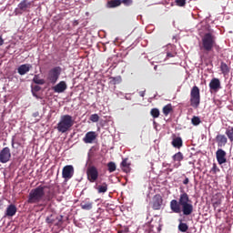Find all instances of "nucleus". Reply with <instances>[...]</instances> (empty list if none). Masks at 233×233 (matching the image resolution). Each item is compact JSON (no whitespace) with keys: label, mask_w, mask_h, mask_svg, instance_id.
Returning <instances> with one entry per match:
<instances>
[{"label":"nucleus","mask_w":233,"mask_h":233,"mask_svg":"<svg viewBox=\"0 0 233 233\" xmlns=\"http://www.w3.org/2000/svg\"><path fill=\"white\" fill-rule=\"evenodd\" d=\"M170 210L174 214H183V216H191L194 212V205L187 192L180 191L178 199H172L169 202Z\"/></svg>","instance_id":"f257e3e1"},{"label":"nucleus","mask_w":233,"mask_h":233,"mask_svg":"<svg viewBox=\"0 0 233 233\" xmlns=\"http://www.w3.org/2000/svg\"><path fill=\"white\" fill-rule=\"evenodd\" d=\"M214 48H219L216 42V35L212 33H206L201 38L200 50L205 54H210Z\"/></svg>","instance_id":"f03ea898"},{"label":"nucleus","mask_w":233,"mask_h":233,"mask_svg":"<svg viewBox=\"0 0 233 233\" xmlns=\"http://www.w3.org/2000/svg\"><path fill=\"white\" fill-rule=\"evenodd\" d=\"M45 188H48V187L40 185L35 188L31 189L27 198V203L30 205L41 203L45 198Z\"/></svg>","instance_id":"7ed1b4c3"},{"label":"nucleus","mask_w":233,"mask_h":233,"mask_svg":"<svg viewBox=\"0 0 233 233\" xmlns=\"http://www.w3.org/2000/svg\"><path fill=\"white\" fill-rule=\"evenodd\" d=\"M74 118L70 115H63L57 124V131L66 134L74 127Z\"/></svg>","instance_id":"20e7f679"},{"label":"nucleus","mask_w":233,"mask_h":233,"mask_svg":"<svg viewBox=\"0 0 233 233\" xmlns=\"http://www.w3.org/2000/svg\"><path fill=\"white\" fill-rule=\"evenodd\" d=\"M189 103L193 108H199V105H201V93L198 86L191 88Z\"/></svg>","instance_id":"39448f33"},{"label":"nucleus","mask_w":233,"mask_h":233,"mask_svg":"<svg viewBox=\"0 0 233 233\" xmlns=\"http://www.w3.org/2000/svg\"><path fill=\"white\" fill-rule=\"evenodd\" d=\"M62 68L61 66H55L48 72L47 79L52 83V85H56L59 79V76H61Z\"/></svg>","instance_id":"423d86ee"},{"label":"nucleus","mask_w":233,"mask_h":233,"mask_svg":"<svg viewBox=\"0 0 233 233\" xmlns=\"http://www.w3.org/2000/svg\"><path fill=\"white\" fill-rule=\"evenodd\" d=\"M30 8H32V2H28V0H23L15 9V15H22V14H25V12H28Z\"/></svg>","instance_id":"0eeeda50"},{"label":"nucleus","mask_w":233,"mask_h":233,"mask_svg":"<svg viewBox=\"0 0 233 233\" xmlns=\"http://www.w3.org/2000/svg\"><path fill=\"white\" fill-rule=\"evenodd\" d=\"M87 180L90 183H96L99 177V171L96 166H89L86 170Z\"/></svg>","instance_id":"6e6552de"},{"label":"nucleus","mask_w":233,"mask_h":233,"mask_svg":"<svg viewBox=\"0 0 233 233\" xmlns=\"http://www.w3.org/2000/svg\"><path fill=\"white\" fill-rule=\"evenodd\" d=\"M150 206L153 210H161V207H163V197L159 194L155 195L150 202Z\"/></svg>","instance_id":"1a4fd4ad"},{"label":"nucleus","mask_w":233,"mask_h":233,"mask_svg":"<svg viewBox=\"0 0 233 233\" xmlns=\"http://www.w3.org/2000/svg\"><path fill=\"white\" fill-rule=\"evenodd\" d=\"M12 157V153L10 152V147H4L0 151V163H8Z\"/></svg>","instance_id":"9d476101"},{"label":"nucleus","mask_w":233,"mask_h":233,"mask_svg":"<svg viewBox=\"0 0 233 233\" xmlns=\"http://www.w3.org/2000/svg\"><path fill=\"white\" fill-rule=\"evenodd\" d=\"M62 177H64V179H72V177H74V166L67 165L64 167L62 170Z\"/></svg>","instance_id":"9b49d317"},{"label":"nucleus","mask_w":233,"mask_h":233,"mask_svg":"<svg viewBox=\"0 0 233 233\" xmlns=\"http://www.w3.org/2000/svg\"><path fill=\"white\" fill-rule=\"evenodd\" d=\"M209 90L211 94L221 90V81H219V78L211 79L209 82Z\"/></svg>","instance_id":"f8f14e48"},{"label":"nucleus","mask_w":233,"mask_h":233,"mask_svg":"<svg viewBox=\"0 0 233 233\" xmlns=\"http://www.w3.org/2000/svg\"><path fill=\"white\" fill-rule=\"evenodd\" d=\"M216 158L218 165H223L227 162V152L225 150L219 148L216 152Z\"/></svg>","instance_id":"ddd939ff"},{"label":"nucleus","mask_w":233,"mask_h":233,"mask_svg":"<svg viewBox=\"0 0 233 233\" xmlns=\"http://www.w3.org/2000/svg\"><path fill=\"white\" fill-rule=\"evenodd\" d=\"M97 138V134L94 131H89L86 134L85 137L83 138L84 143L92 144Z\"/></svg>","instance_id":"4468645a"},{"label":"nucleus","mask_w":233,"mask_h":233,"mask_svg":"<svg viewBox=\"0 0 233 233\" xmlns=\"http://www.w3.org/2000/svg\"><path fill=\"white\" fill-rule=\"evenodd\" d=\"M211 201L213 208L216 210V208L221 207V203H223V195L216 194Z\"/></svg>","instance_id":"2eb2a0df"},{"label":"nucleus","mask_w":233,"mask_h":233,"mask_svg":"<svg viewBox=\"0 0 233 233\" xmlns=\"http://www.w3.org/2000/svg\"><path fill=\"white\" fill-rule=\"evenodd\" d=\"M66 88H67V86H66V82L65 81H60L57 85L53 86V90L56 94H63V92H65Z\"/></svg>","instance_id":"dca6fc26"},{"label":"nucleus","mask_w":233,"mask_h":233,"mask_svg":"<svg viewBox=\"0 0 233 233\" xmlns=\"http://www.w3.org/2000/svg\"><path fill=\"white\" fill-rule=\"evenodd\" d=\"M30 70H32V66L30 64H23L17 68L19 76H25Z\"/></svg>","instance_id":"f3484780"},{"label":"nucleus","mask_w":233,"mask_h":233,"mask_svg":"<svg viewBox=\"0 0 233 233\" xmlns=\"http://www.w3.org/2000/svg\"><path fill=\"white\" fill-rule=\"evenodd\" d=\"M216 142L218 143V147H223L228 143V138L225 135L218 134L216 137Z\"/></svg>","instance_id":"a211bd4d"},{"label":"nucleus","mask_w":233,"mask_h":233,"mask_svg":"<svg viewBox=\"0 0 233 233\" xmlns=\"http://www.w3.org/2000/svg\"><path fill=\"white\" fill-rule=\"evenodd\" d=\"M172 159L175 163H177L175 165V167L177 168V167H181V161H183V159H185V157L183 156V153H181L180 151H178L177 153H176L173 157Z\"/></svg>","instance_id":"6ab92c4d"},{"label":"nucleus","mask_w":233,"mask_h":233,"mask_svg":"<svg viewBox=\"0 0 233 233\" xmlns=\"http://www.w3.org/2000/svg\"><path fill=\"white\" fill-rule=\"evenodd\" d=\"M93 206H94V202L90 201L88 198L83 200L80 203V207L82 210H92Z\"/></svg>","instance_id":"aec40b11"},{"label":"nucleus","mask_w":233,"mask_h":233,"mask_svg":"<svg viewBox=\"0 0 233 233\" xmlns=\"http://www.w3.org/2000/svg\"><path fill=\"white\" fill-rule=\"evenodd\" d=\"M16 212H17V208L15 207V205L11 204L6 208L5 216L9 218H13V216L16 214Z\"/></svg>","instance_id":"412c9836"},{"label":"nucleus","mask_w":233,"mask_h":233,"mask_svg":"<svg viewBox=\"0 0 233 233\" xmlns=\"http://www.w3.org/2000/svg\"><path fill=\"white\" fill-rule=\"evenodd\" d=\"M120 167L126 174H128L130 172V163H128V158L123 159V161L120 164Z\"/></svg>","instance_id":"4be33fe9"},{"label":"nucleus","mask_w":233,"mask_h":233,"mask_svg":"<svg viewBox=\"0 0 233 233\" xmlns=\"http://www.w3.org/2000/svg\"><path fill=\"white\" fill-rule=\"evenodd\" d=\"M171 145L174 147V148H181V147H183V139H181L179 137H175L172 140Z\"/></svg>","instance_id":"5701e85b"},{"label":"nucleus","mask_w":233,"mask_h":233,"mask_svg":"<svg viewBox=\"0 0 233 233\" xmlns=\"http://www.w3.org/2000/svg\"><path fill=\"white\" fill-rule=\"evenodd\" d=\"M57 219H59L57 218V216L51 214L49 216H47L46 218V223H47V225H49L50 227H52V225H54V223H56V221H57Z\"/></svg>","instance_id":"b1692460"},{"label":"nucleus","mask_w":233,"mask_h":233,"mask_svg":"<svg viewBox=\"0 0 233 233\" xmlns=\"http://www.w3.org/2000/svg\"><path fill=\"white\" fill-rule=\"evenodd\" d=\"M96 190L98 194H105L108 190V184L106 182L102 183V185L97 186Z\"/></svg>","instance_id":"393cba45"},{"label":"nucleus","mask_w":233,"mask_h":233,"mask_svg":"<svg viewBox=\"0 0 233 233\" xmlns=\"http://www.w3.org/2000/svg\"><path fill=\"white\" fill-rule=\"evenodd\" d=\"M121 6V0H111L107 2V8H116Z\"/></svg>","instance_id":"a878e982"},{"label":"nucleus","mask_w":233,"mask_h":233,"mask_svg":"<svg viewBox=\"0 0 233 233\" xmlns=\"http://www.w3.org/2000/svg\"><path fill=\"white\" fill-rule=\"evenodd\" d=\"M220 70L224 76H227L230 72V67L225 62H221Z\"/></svg>","instance_id":"bb28decb"},{"label":"nucleus","mask_w":233,"mask_h":233,"mask_svg":"<svg viewBox=\"0 0 233 233\" xmlns=\"http://www.w3.org/2000/svg\"><path fill=\"white\" fill-rule=\"evenodd\" d=\"M225 134L229 139L230 143H233V127H228V128H226Z\"/></svg>","instance_id":"cd10ccee"},{"label":"nucleus","mask_w":233,"mask_h":233,"mask_svg":"<svg viewBox=\"0 0 233 233\" xmlns=\"http://www.w3.org/2000/svg\"><path fill=\"white\" fill-rule=\"evenodd\" d=\"M172 104H167L166 105L163 109L162 112L164 114V116H168V114H170V112H172Z\"/></svg>","instance_id":"c85d7f7f"},{"label":"nucleus","mask_w":233,"mask_h":233,"mask_svg":"<svg viewBox=\"0 0 233 233\" xmlns=\"http://www.w3.org/2000/svg\"><path fill=\"white\" fill-rule=\"evenodd\" d=\"M33 83H35V85H45V79L40 78L39 75H35L33 78Z\"/></svg>","instance_id":"c756f323"},{"label":"nucleus","mask_w":233,"mask_h":233,"mask_svg":"<svg viewBox=\"0 0 233 233\" xmlns=\"http://www.w3.org/2000/svg\"><path fill=\"white\" fill-rule=\"evenodd\" d=\"M116 168H117V167L116 166L115 162H108L107 163V170H108V172H110V173L116 172Z\"/></svg>","instance_id":"7c9ffc66"},{"label":"nucleus","mask_w":233,"mask_h":233,"mask_svg":"<svg viewBox=\"0 0 233 233\" xmlns=\"http://www.w3.org/2000/svg\"><path fill=\"white\" fill-rule=\"evenodd\" d=\"M150 115L152 116V117H154V119H157V117H159L160 112L158 108H152L150 111Z\"/></svg>","instance_id":"2f4dec72"},{"label":"nucleus","mask_w":233,"mask_h":233,"mask_svg":"<svg viewBox=\"0 0 233 233\" xmlns=\"http://www.w3.org/2000/svg\"><path fill=\"white\" fill-rule=\"evenodd\" d=\"M178 230L180 232H187V230H188V225H187V223L180 222L178 225Z\"/></svg>","instance_id":"473e14b6"},{"label":"nucleus","mask_w":233,"mask_h":233,"mask_svg":"<svg viewBox=\"0 0 233 233\" xmlns=\"http://www.w3.org/2000/svg\"><path fill=\"white\" fill-rule=\"evenodd\" d=\"M191 123L192 125H194V127H198V125L201 124V118H199V116H193L191 119Z\"/></svg>","instance_id":"72a5a7b5"},{"label":"nucleus","mask_w":233,"mask_h":233,"mask_svg":"<svg viewBox=\"0 0 233 233\" xmlns=\"http://www.w3.org/2000/svg\"><path fill=\"white\" fill-rule=\"evenodd\" d=\"M90 121H92V123H97V121H99V115L97 114L91 115Z\"/></svg>","instance_id":"f704fd0d"},{"label":"nucleus","mask_w":233,"mask_h":233,"mask_svg":"<svg viewBox=\"0 0 233 233\" xmlns=\"http://www.w3.org/2000/svg\"><path fill=\"white\" fill-rule=\"evenodd\" d=\"M177 6H185L187 0H175Z\"/></svg>","instance_id":"c9c22d12"},{"label":"nucleus","mask_w":233,"mask_h":233,"mask_svg":"<svg viewBox=\"0 0 233 233\" xmlns=\"http://www.w3.org/2000/svg\"><path fill=\"white\" fill-rule=\"evenodd\" d=\"M134 3V0H121V4L125 6H130Z\"/></svg>","instance_id":"e433bc0d"},{"label":"nucleus","mask_w":233,"mask_h":233,"mask_svg":"<svg viewBox=\"0 0 233 233\" xmlns=\"http://www.w3.org/2000/svg\"><path fill=\"white\" fill-rule=\"evenodd\" d=\"M211 172H212L213 174H218V172H219V167H218V165L213 164V167H212V168H211Z\"/></svg>","instance_id":"4c0bfd02"},{"label":"nucleus","mask_w":233,"mask_h":233,"mask_svg":"<svg viewBox=\"0 0 233 233\" xmlns=\"http://www.w3.org/2000/svg\"><path fill=\"white\" fill-rule=\"evenodd\" d=\"M110 83L111 85H117V83H120V79L116 77H111Z\"/></svg>","instance_id":"58836bf2"},{"label":"nucleus","mask_w":233,"mask_h":233,"mask_svg":"<svg viewBox=\"0 0 233 233\" xmlns=\"http://www.w3.org/2000/svg\"><path fill=\"white\" fill-rule=\"evenodd\" d=\"M188 183H190V180L188 179V177H186L183 180V185H188Z\"/></svg>","instance_id":"ea45409f"},{"label":"nucleus","mask_w":233,"mask_h":233,"mask_svg":"<svg viewBox=\"0 0 233 233\" xmlns=\"http://www.w3.org/2000/svg\"><path fill=\"white\" fill-rule=\"evenodd\" d=\"M3 45H5V40L0 36V46H3Z\"/></svg>","instance_id":"a19ab883"},{"label":"nucleus","mask_w":233,"mask_h":233,"mask_svg":"<svg viewBox=\"0 0 233 233\" xmlns=\"http://www.w3.org/2000/svg\"><path fill=\"white\" fill-rule=\"evenodd\" d=\"M11 145H12V148H15V142L14 138H12Z\"/></svg>","instance_id":"79ce46f5"},{"label":"nucleus","mask_w":233,"mask_h":233,"mask_svg":"<svg viewBox=\"0 0 233 233\" xmlns=\"http://www.w3.org/2000/svg\"><path fill=\"white\" fill-rule=\"evenodd\" d=\"M167 58L174 57V54H172V53H167Z\"/></svg>","instance_id":"37998d69"},{"label":"nucleus","mask_w":233,"mask_h":233,"mask_svg":"<svg viewBox=\"0 0 233 233\" xmlns=\"http://www.w3.org/2000/svg\"><path fill=\"white\" fill-rule=\"evenodd\" d=\"M139 96H140V97H145V91H141V92L139 93Z\"/></svg>","instance_id":"c03bdc74"},{"label":"nucleus","mask_w":233,"mask_h":233,"mask_svg":"<svg viewBox=\"0 0 233 233\" xmlns=\"http://www.w3.org/2000/svg\"><path fill=\"white\" fill-rule=\"evenodd\" d=\"M38 113L34 114V117H37Z\"/></svg>","instance_id":"a18cd8bd"},{"label":"nucleus","mask_w":233,"mask_h":233,"mask_svg":"<svg viewBox=\"0 0 233 233\" xmlns=\"http://www.w3.org/2000/svg\"><path fill=\"white\" fill-rule=\"evenodd\" d=\"M35 90H39V86H35Z\"/></svg>","instance_id":"49530a36"},{"label":"nucleus","mask_w":233,"mask_h":233,"mask_svg":"<svg viewBox=\"0 0 233 233\" xmlns=\"http://www.w3.org/2000/svg\"><path fill=\"white\" fill-rule=\"evenodd\" d=\"M61 219H63V217H60V219H59V221H61Z\"/></svg>","instance_id":"de8ad7c7"},{"label":"nucleus","mask_w":233,"mask_h":233,"mask_svg":"<svg viewBox=\"0 0 233 233\" xmlns=\"http://www.w3.org/2000/svg\"><path fill=\"white\" fill-rule=\"evenodd\" d=\"M47 199L50 200V197H47Z\"/></svg>","instance_id":"09e8293b"},{"label":"nucleus","mask_w":233,"mask_h":233,"mask_svg":"<svg viewBox=\"0 0 233 233\" xmlns=\"http://www.w3.org/2000/svg\"><path fill=\"white\" fill-rule=\"evenodd\" d=\"M218 212H221V209H218Z\"/></svg>","instance_id":"8fccbe9b"}]
</instances>
